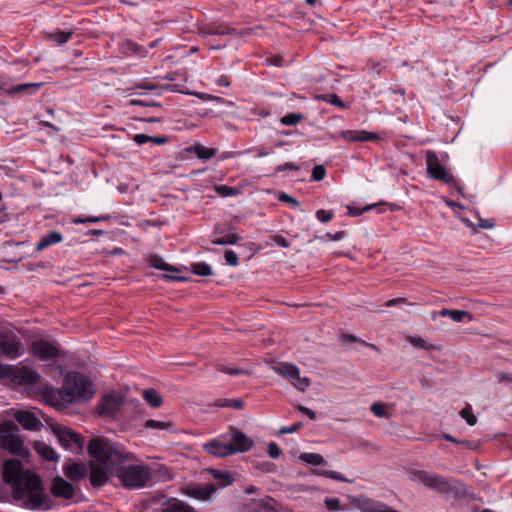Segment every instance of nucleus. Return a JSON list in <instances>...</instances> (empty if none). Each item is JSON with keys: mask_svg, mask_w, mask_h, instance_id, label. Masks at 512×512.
<instances>
[{"mask_svg": "<svg viewBox=\"0 0 512 512\" xmlns=\"http://www.w3.org/2000/svg\"><path fill=\"white\" fill-rule=\"evenodd\" d=\"M11 377L13 382L18 385H32L40 382L41 376L28 367L12 369L5 367L0 363V377Z\"/></svg>", "mask_w": 512, "mask_h": 512, "instance_id": "6e6552de", "label": "nucleus"}, {"mask_svg": "<svg viewBox=\"0 0 512 512\" xmlns=\"http://www.w3.org/2000/svg\"><path fill=\"white\" fill-rule=\"evenodd\" d=\"M477 226L482 229H491L494 227V223L491 220L479 218Z\"/></svg>", "mask_w": 512, "mask_h": 512, "instance_id": "338daca9", "label": "nucleus"}, {"mask_svg": "<svg viewBox=\"0 0 512 512\" xmlns=\"http://www.w3.org/2000/svg\"><path fill=\"white\" fill-rule=\"evenodd\" d=\"M350 502L361 512H399L383 502L366 496H351Z\"/></svg>", "mask_w": 512, "mask_h": 512, "instance_id": "ddd939ff", "label": "nucleus"}, {"mask_svg": "<svg viewBox=\"0 0 512 512\" xmlns=\"http://www.w3.org/2000/svg\"><path fill=\"white\" fill-rule=\"evenodd\" d=\"M275 504L276 502L273 499H264L259 502V506L266 511H275Z\"/></svg>", "mask_w": 512, "mask_h": 512, "instance_id": "052dcab7", "label": "nucleus"}, {"mask_svg": "<svg viewBox=\"0 0 512 512\" xmlns=\"http://www.w3.org/2000/svg\"><path fill=\"white\" fill-rule=\"evenodd\" d=\"M108 481L106 471L95 464H91L90 483L93 487H101Z\"/></svg>", "mask_w": 512, "mask_h": 512, "instance_id": "5701e85b", "label": "nucleus"}, {"mask_svg": "<svg viewBox=\"0 0 512 512\" xmlns=\"http://www.w3.org/2000/svg\"><path fill=\"white\" fill-rule=\"evenodd\" d=\"M133 140L138 145H142L148 142H151L155 145H162L168 142V138L166 136H149L147 134H135Z\"/></svg>", "mask_w": 512, "mask_h": 512, "instance_id": "393cba45", "label": "nucleus"}, {"mask_svg": "<svg viewBox=\"0 0 512 512\" xmlns=\"http://www.w3.org/2000/svg\"><path fill=\"white\" fill-rule=\"evenodd\" d=\"M50 428L59 443L65 449L76 448L77 450H81L83 448L84 442L78 433L58 423H51Z\"/></svg>", "mask_w": 512, "mask_h": 512, "instance_id": "1a4fd4ad", "label": "nucleus"}, {"mask_svg": "<svg viewBox=\"0 0 512 512\" xmlns=\"http://www.w3.org/2000/svg\"><path fill=\"white\" fill-rule=\"evenodd\" d=\"M42 86H43V83H41V82L24 83V84L14 85L9 88L2 87V90L9 96L31 95V94H35Z\"/></svg>", "mask_w": 512, "mask_h": 512, "instance_id": "6ab92c4d", "label": "nucleus"}, {"mask_svg": "<svg viewBox=\"0 0 512 512\" xmlns=\"http://www.w3.org/2000/svg\"><path fill=\"white\" fill-rule=\"evenodd\" d=\"M248 32V29L239 32L234 28H229L223 25L212 26L209 30V33L213 35H235L239 37L248 34Z\"/></svg>", "mask_w": 512, "mask_h": 512, "instance_id": "a878e982", "label": "nucleus"}, {"mask_svg": "<svg viewBox=\"0 0 512 512\" xmlns=\"http://www.w3.org/2000/svg\"><path fill=\"white\" fill-rule=\"evenodd\" d=\"M217 369L220 371V372H223V373H226V374H229L231 376H236V375H242V374H248L247 371H245L244 369H240V368H230V367H227L225 365H218Z\"/></svg>", "mask_w": 512, "mask_h": 512, "instance_id": "de8ad7c7", "label": "nucleus"}, {"mask_svg": "<svg viewBox=\"0 0 512 512\" xmlns=\"http://www.w3.org/2000/svg\"><path fill=\"white\" fill-rule=\"evenodd\" d=\"M278 199L281 202L291 204L293 207H296V208L299 207V205H300L299 201H297L294 197H292L286 193H281L278 196Z\"/></svg>", "mask_w": 512, "mask_h": 512, "instance_id": "13d9d810", "label": "nucleus"}, {"mask_svg": "<svg viewBox=\"0 0 512 512\" xmlns=\"http://www.w3.org/2000/svg\"><path fill=\"white\" fill-rule=\"evenodd\" d=\"M240 240V237L234 233H229L221 238H216L212 240V243L215 245H233L236 244Z\"/></svg>", "mask_w": 512, "mask_h": 512, "instance_id": "c9c22d12", "label": "nucleus"}, {"mask_svg": "<svg viewBox=\"0 0 512 512\" xmlns=\"http://www.w3.org/2000/svg\"><path fill=\"white\" fill-rule=\"evenodd\" d=\"M144 400L153 408H158L162 404V398L154 389H146L142 393Z\"/></svg>", "mask_w": 512, "mask_h": 512, "instance_id": "c85d7f7f", "label": "nucleus"}, {"mask_svg": "<svg viewBox=\"0 0 512 512\" xmlns=\"http://www.w3.org/2000/svg\"><path fill=\"white\" fill-rule=\"evenodd\" d=\"M65 402H80L91 399L94 395L93 385L86 376L78 372H70L66 376L63 390L58 392Z\"/></svg>", "mask_w": 512, "mask_h": 512, "instance_id": "20e7f679", "label": "nucleus"}, {"mask_svg": "<svg viewBox=\"0 0 512 512\" xmlns=\"http://www.w3.org/2000/svg\"><path fill=\"white\" fill-rule=\"evenodd\" d=\"M24 353L20 338L12 331L0 332V355L15 359Z\"/></svg>", "mask_w": 512, "mask_h": 512, "instance_id": "9d476101", "label": "nucleus"}, {"mask_svg": "<svg viewBox=\"0 0 512 512\" xmlns=\"http://www.w3.org/2000/svg\"><path fill=\"white\" fill-rule=\"evenodd\" d=\"M191 270L198 276H210L212 275V268L205 262H197L191 265Z\"/></svg>", "mask_w": 512, "mask_h": 512, "instance_id": "2f4dec72", "label": "nucleus"}, {"mask_svg": "<svg viewBox=\"0 0 512 512\" xmlns=\"http://www.w3.org/2000/svg\"><path fill=\"white\" fill-rule=\"evenodd\" d=\"M318 474L321 476L333 479V480H337V481H341V482H350L341 473L336 472V471L321 469L318 471Z\"/></svg>", "mask_w": 512, "mask_h": 512, "instance_id": "37998d69", "label": "nucleus"}, {"mask_svg": "<svg viewBox=\"0 0 512 512\" xmlns=\"http://www.w3.org/2000/svg\"><path fill=\"white\" fill-rule=\"evenodd\" d=\"M16 421L26 430L37 431L42 427L37 416L29 411H17L14 414Z\"/></svg>", "mask_w": 512, "mask_h": 512, "instance_id": "f3484780", "label": "nucleus"}, {"mask_svg": "<svg viewBox=\"0 0 512 512\" xmlns=\"http://www.w3.org/2000/svg\"><path fill=\"white\" fill-rule=\"evenodd\" d=\"M460 416L466 420L467 424L473 426L477 422L476 416L472 413V408L470 405H466L461 411Z\"/></svg>", "mask_w": 512, "mask_h": 512, "instance_id": "a19ab883", "label": "nucleus"}, {"mask_svg": "<svg viewBox=\"0 0 512 512\" xmlns=\"http://www.w3.org/2000/svg\"><path fill=\"white\" fill-rule=\"evenodd\" d=\"M495 378L497 379V381L499 383L503 382V381H509V382H512V375H509L503 371H497L495 372L494 374Z\"/></svg>", "mask_w": 512, "mask_h": 512, "instance_id": "e2e57ef3", "label": "nucleus"}, {"mask_svg": "<svg viewBox=\"0 0 512 512\" xmlns=\"http://www.w3.org/2000/svg\"><path fill=\"white\" fill-rule=\"evenodd\" d=\"M370 410L376 417L385 419L390 417V413L387 411V405L384 403H373Z\"/></svg>", "mask_w": 512, "mask_h": 512, "instance_id": "72a5a7b5", "label": "nucleus"}, {"mask_svg": "<svg viewBox=\"0 0 512 512\" xmlns=\"http://www.w3.org/2000/svg\"><path fill=\"white\" fill-rule=\"evenodd\" d=\"M123 404L124 397L121 393L109 392L103 395L97 406V411L100 415L115 417L120 412Z\"/></svg>", "mask_w": 512, "mask_h": 512, "instance_id": "9b49d317", "label": "nucleus"}, {"mask_svg": "<svg viewBox=\"0 0 512 512\" xmlns=\"http://www.w3.org/2000/svg\"><path fill=\"white\" fill-rule=\"evenodd\" d=\"M425 159L426 171L430 178L439 180L449 186L456 184L454 176L440 163L435 151L428 150L425 154Z\"/></svg>", "mask_w": 512, "mask_h": 512, "instance_id": "0eeeda50", "label": "nucleus"}, {"mask_svg": "<svg viewBox=\"0 0 512 512\" xmlns=\"http://www.w3.org/2000/svg\"><path fill=\"white\" fill-rule=\"evenodd\" d=\"M341 136L349 142L375 141L380 137L374 132L346 130L341 132Z\"/></svg>", "mask_w": 512, "mask_h": 512, "instance_id": "aec40b11", "label": "nucleus"}, {"mask_svg": "<svg viewBox=\"0 0 512 512\" xmlns=\"http://www.w3.org/2000/svg\"><path fill=\"white\" fill-rule=\"evenodd\" d=\"M154 473L157 479L163 482L169 481L173 478L171 470L164 465H160L157 469L154 470Z\"/></svg>", "mask_w": 512, "mask_h": 512, "instance_id": "58836bf2", "label": "nucleus"}, {"mask_svg": "<svg viewBox=\"0 0 512 512\" xmlns=\"http://www.w3.org/2000/svg\"><path fill=\"white\" fill-rule=\"evenodd\" d=\"M298 410L305 414L307 417H309L311 420H314L316 418V414L313 410L310 408H307L305 406L299 405Z\"/></svg>", "mask_w": 512, "mask_h": 512, "instance_id": "774afa93", "label": "nucleus"}, {"mask_svg": "<svg viewBox=\"0 0 512 512\" xmlns=\"http://www.w3.org/2000/svg\"><path fill=\"white\" fill-rule=\"evenodd\" d=\"M204 447L208 453L217 457H226L234 454L229 443H222L219 440H212L206 443Z\"/></svg>", "mask_w": 512, "mask_h": 512, "instance_id": "412c9836", "label": "nucleus"}, {"mask_svg": "<svg viewBox=\"0 0 512 512\" xmlns=\"http://www.w3.org/2000/svg\"><path fill=\"white\" fill-rule=\"evenodd\" d=\"M214 477L220 480H223V486L229 485L232 483V478L229 473L214 471Z\"/></svg>", "mask_w": 512, "mask_h": 512, "instance_id": "bf43d9fd", "label": "nucleus"}, {"mask_svg": "<svg viewBox=\"0 0 512 512\" xmlns=\"http://www.w3.org/2000/svg\"><path fill=\"white\" fill-rule=\"evenodd\" d=\"M33 448L45 460L57 462L59 459L56 451L43 441H35Z\"/></svg>", "mask_w": 512, "mask_h": 512, "instance_id": "4be33fe9", "label": "nucleus"}, {"mask_svg": "<svg viewBox=\"0 0 512 512\" xmlns=\"http://www.w3.org/2000/svg\"><path fill=\"white\" fill-rule=\"evenodd\" d=\"M411 475L412 480L418 481L423 485L436 490L438 493L452 497L454 500H459L466 494L465 486L455 479L445 478L441 475L422 470L412 471Z\"/></svg>", "mask_w": 512, "mask_h": 512, "instance_id": "7ed1b4c3", "label": "nucleus"}, {"mask_svg": "<svg viewBox=\"0 0 512 512\" xmlns=\"http://www.w3.org/2000/svg\"><path fill=\"white\" fill-rule=\"evenodd\" d=\"M152 265L159 270L175 272L177 269L168 263H164L160 258H155Z\"/></svg>", "mask_w": 512, "mask_h": 512, "instance_id": "8fccbe9b", "label": "nucleus"}, {"mask_svg": "<svg viewBox=\"0 0 512 512\" xmlns=\"http://www.w3.org/2000/svg\"><path fill=\"white\" fill-rule=\"evenodd\" d=\"M275 371L286 377L301 392H304L310 385V380L307 377H300L299 369L294 364L281 362L275 367Z\"/></svg>", "mask_w": 512, "mask_h": 512, "instance_id": "f8f14e48", "label": "nucleus"}, {"mask_svg": "<svg viewBox=\"0 0 512 512\" xmlns=\"http://www.w3.org/2000/svg\"><path fill=\"white\" fill-rule=\"evenodd\" d=\"M127 488H140L146 485L152 476V471L145 465H133L123 462L112 471Z\"/></svg>", "mask_w": 512, "mask_h": 512, "instance_id": "39448f33", "label": "nucleus"}, {"mask_svg": "<svg viewBox=\"0 0 512 512\" xmlns=\"http://www.w3.org/2000/svg\"><path fill=\"white\" fill-rule=\"evenodd\" d=\"M216 405L218 407H229V408H234V409H237V410H241V409L244 408L245 403L241 399L232 398V399L218 400L216 402Z\"/></svg>", "mask_w": 512, "mask_h": 512, "instance_id": "473e14b6", "label": "nucleus"}, {"mask_svg": "<svg viewBox=\"0 0 512 512\" xmlns=\"http://www.w3.org/2000/svg\"><path fill=\"white\" fill-rule=\"evenodd\" d=\"M299 459L311 465H321L326 463L323 456L318 453H302L300 454Z\"/></svg>", "mask_w": 512, "mask_h": 512, "instance_id": "7c9ffc66", "label": "nucleus"}, {"mask_svg": "<svg viewBox=\"0 0 512 512\" xmlns=\"http://www.w3.org/2000/svg\"><path fill=\"white\" fill-rule=\"evenodd\" d=\"M326 176V169L323 165H316L312 170V180L321 181Z\"/></svg>", "mask_w": 512, "mask_h": 512, "instance_id": "09e8293b", "label": "nucleus"}, {"mask_svg": "<svg viewBox=\"0 0 512 512\" xmlns=\"http://www.w3.org/2000/svg\"><path fill=\"white\" fill-rule=\"evenodd\" d=\"M0 445L12 455L22 458L29 455L19 428L12 421H5L0 425Z\"/></svg>", "mask_w": 512, "mask_h": 512, "instance_id": "423d86ee", "label": "nucleus"}, {"mask_svg": "<svg viewBox=\"0 0 512 512\" xmlns=\"http://www.w3.org/2000/svg\"><path fill=\"white\" fill-rule=\"evenodd\" d=\"M324 503L329 511L335 512L341 509L340 500L338 498L326 497Z\"/></svg>", "mask_w": 512, "mask_h": 512, "instance_id": "3c124183", "label": "nucleus"}, {"mask_svg": "<svg viewBox=\"0 0 512 512\" xmlns=\"http://www.w3.org/2000/svg\"><path fill=\"white\" fill-rule=\"evenodd\" d=\"M215 191L221 197L233 196V195H237L239 193V190L237 188L227 186V185L215 186Z\"/></svg>", "mask_w": 512, "mask_h": 512, "instance_id": "79ce46f5", "label": "nucleus"}, {"mask_svg": "<svg viewBox=\"0 0 512 512\" xmlns=\"http://www.w3.org/2000/svg\"><path fill=\"white\" fill-rule=\"evenodd\" d=\"M267 452H268V455L273 459H277L281 455V449L279 448L278 444L275 442H271L268 445Z\"/></svg>", "mask_w": 512, "mask_h": 512, "instance_id": "6e6d98bb", "label": "nucleus"}, {"mask_svg": "<svg viewBox=\"0 0 512 512\" xmlns=\"http://www.w3.org/2000/svg\"><path fill=\"white\" fill-rule=\"evenodd\" d=\"M62 240H63V236L61 233L52 231L39 240V242L37 243L36 249L38 251L44 250L53 244L61 242Z\"/></svg>", "mask_w": 512, "mask_h": 512, "instance_id": "b1692460", "label": "nucleus"}, {"mask_svg": "<svg viewBox=\"0 0 512 512\" xmlns=\"http://www.w3.org/2000/svg\"><path fill=\"white\" fill-rule=\"evenodd\" d=\"M408 342L416 347V348H421L423 350H426V351H430V350H433L435 349L436 347L433 345V344H429L427 343L423 338L421 337H414V336H409L408 337Z\"/></svg>", "mask_w": 512, "mask_h": 512, "instance_id": "f704fd0d", "label": "nucleus"}, {"mask_svg": "<svg viewBox=\"0 0 512 512\" xmlns=\"http://www.w3.org/2000/svg\"><path fill=\"white\" fill-rule=\"evenodd\" d=\"M439 315L442 317H449L454 322H461V321H463V319L465 317H468L469 319H471V316L469 315V313L464 310H452V309L443 308L439 312Z\"/></svg>", "mask_w": 512, "mask_h": 512, "instance_id": "bb28decb", "label": "nucleus"}, {"mask_svg": "<svg viewBox=\"0 0 512 512\" xmlns=\"http://www.w3.org/2000/svg\"><path fill=\"white\" fill-rule=\"evenodd\" d=\"M1 475L4 482L13 485L12 497L14 500H22L23 506L27 509L37 510L42 507L46 501L42 481L34 472L25 471L20 460H5Z\"/></svg>", "mask_w": 512, "mask_h": 512, "instance_id": "f257e3e1", "label": "nucleus"}, {"mask_svg": "<svg viewBox=\"0 0 512 512\" xmlns=\"http://www.w3.org/2000/svg\"><path fill=\"white\" fill-rule=\"evenodd\" d=\"M321 98L331 104H334L339 107H344V103L340 100V98L336 94H327L321 96Z\"/></svg>", "mask_w": 512, "mask_h": 512, "instance_id": "4d7b16f0", "label": "nucleus"}, {"mask_svg": "<svg viewBox=\"0 0 512 512\" xmlns=\"http://www.w3.org/2000/svg\"><path fill=\"white\" fill-rule=\"evenodd\" d=\"M304 116L299 113H289L280 119L281 124L286 126H293L300 122Z\"/></svg>", "mask_w": 512, "mask_h": 512, "instance_id": "e433bc0d", "label": "nucleus"}, {"mask_svg": "<svg viewBox=\"0 0 512 512\" xmlns=\"http://www.w3.org/2000/svg\"><path fill=\"white\" fill-rule=\"evenodd\" d=\"M273 241H274L277 245H279L280 247L287 248V247H289V246H290L289 241H288L285 237H283V236H281V235H274V236H273Z\"/></svg>", "mask_w": 512, "mask_h": 512, "instance_id": "0e129e2a", "label": "nucleus"}, {"mask_svg": "<svg viewBox=\"0 0 512 512\" xmlns=\"http://www.w3.org/2000/svg\"><path fill=\"white\" fill-rule=\"evenodd\" d=\"M373 207H374V205H367V206L359 209V208H355L352 206H347V210H348V214L350 216L356 217V216H360L361 214H363L366 211L371 210Z\"/></svg>", "mask_w": 512, "mask_h": 512, "instance_id": "5fc2aeb1", "label": "nucleus"}, {"mask_svg": "<svg viewBox=\"0 0 512 512\" xmlns=\"http://www.w3.org/2000/svg\"><path fill=\"white\" fill-rule=\"evenodd\" d=\"M166 512H195L194 509L176 499L170 500L165 508Z\"/></svg>", "mask_w": 512, "mask_h": 512, "instance_id": "c756f323", "label": "nucleus"}, {"mask_svg": "<svg viewBox=\"0 0 512 512\" xmlns=\"http://www.w3.org/2000/svg\"><path fill=\"white\" fill-rule=\"evenodd\" d=\"M171 425L172 424L170 422L158 421V420H153V419H149L145 423L146 428L159 429V430L169 429L171 427Z\"/></svg>", "mask_w": 512, "mask_h": 512, "instance_id": "a18cd8bd", "label": "nucleus"}, {"mask_svg": "<svg viewBox=\"0 0 512 512\" xmlns=\"http://www.w3.org/2000/svg\"><path fill=\"white\" fill-rule=\"evenodd\" d=\"M302 427V422L295 423L288 427H282L280 429V434H292L296 431H298Z\"/></svg>", "mask_w": 512, "mask_h": 512, "instance_id": "680f3d73", "label": "nucleus"}, {"mask_svg": "<svg viewBox=\"0 0 512 512\" xmlns=\"http://www.w3.org/2000/svg\"><path fill=\"white\" fill-rule=\"evenodd\" d=\"M325 238H328L330 240H333V241H339V240H342L344 237H345V232L344 231H338L334 234L328 232L324 235Z\"/></svg>", "mask_w": 512, "mask_h": 512, "instance_id": "69168bd1", "label": "nucleus"}, {"mask_svg": "<svg viewBox=\"0 0 512 512\" xmlns=\"http://www.w3.org/2000/svg\"><path fill=\"white\" fill-rule=\"evenodd\" d=\"M195 155L203 160H208L216 155V149L208 148L201 144H196L190 149Z\"/></svg>", "mask_w": 512, "mask_h": 512, "instance_id": "cd10ccee", "label": "nucleus"}, {"mask_svg": "<svg viewBox=\"0 0 512 512\" xmlns=\"http://www.w3.org/2000/svg\"><path fill=\"white\" fill-rule=\"evenodd\" d=\"M87 449L92 458L102 463L111 472L117 465L132 462L134 459L132 453L115 446L109 439L103 437L92 438Z\"/></svg>", "mask_w": 512, "mask_h": 512, "instance_id": "f03ea898", "label": "nucleus"}, {"mask_svg": "<svg viewBox=\"0 0 512 512\" xmlns=\"http://www.w3.org/2000/svg\"><path fill=\"white\" fill-rule=\"evenodd\" d=\"M316 218L322 223H327L333 218V212L320 209L316 212Z\"/></svg>", "mask_w": 512, "mask_h": 512, "instance_id": "864d4df0", "label": "nucleus"}, {"mask_svg": "<svg viewBox=\"0 0 512 512\" xmlns=\"http://www.w3.org/2000/svg\"><path fill=\"white\" fill-rule=\"evenodd\" d=\"M51 493L55 497H59V498L68 500L74 496V487L71 483L66 481L64 478H62L60 476H56L52 480Z\"/></svg>", "mask_w": 512, "mask_h": 512, "instance_id": "dca6fc26", "label": "nucleus"}, {"mask_svg": "<svg viewBox=\"0 0 512 512\" xmlns=\"http://www.w3.org/2000/svg\"><path fill=\"white\" fill-rule=\"evenodd\" d=\"M63 472L71 481H78L86 477L87 468L85 464L69 459L63 466Z\"/></svg>", "mask_w": 512, "mask_h": 512, "instance_id": "a211bd4d", "label": "nucleus"}, {"mask_svg": "<svg viewBox=\"0 0 512 512\" xmlns=\"http://www.w3.org/2000/svg\"><path fill=\"white\" fill-rule=\"evenodd\" d=\"M123 49L126 53H132L140 56H144L142 47L138 46L131 40L123 42Z\"/></svg>", "mask_w": 512, "mask_h": 512, "instance_id": "ea45409f", "label": "nucleus"}, {"mask_svg": "<svg viewBox=\"0 0 512 512\" xmlns=\"http://www.w3.org/2000/svg\"><path fill=\"white\" fill-rule=\"evenodd\" d=\"M31 349L33 354L43 361L54 359L59 355L56 344L43 339L34 341Z\"/></svg>", "mask_w": 512, "mask_h": 512, "instance_id": "4468645a", "label": "nucleus"}, {"mask_svg": "<svg viewBox=\"0 0 512 512\" xmlns=\"http://www.w3.org/2000/svg\"><path fill=\"white\" fill-rule=\"evenodd\" d=\"M73 32L72 31H68V32H64V31H60V32H55V33H52L49 35V38L56 42L57 44L59 45H62L64 43H66L72 36Z\"/></svg>", "mask_w": 512, "mask_h": 512, "instance_id": "4c0bfd02", "label": "nucleus"}, {"mask_svg": "<svg viewBox=\"0 0 512 512\" xmlns=\"http://www.w3.org/2000/svg\"><path fill=\"white\" fill-rule=\"evenodd\" d=\"M110 219V216H99V217H78L73 220L75 224H84V223H96L99 221H107Z\"/></svg>", "mask_w": 512, "mask_h": 512, "instance_id": "49530a36", "label": "nucleus"}, {"mask_svg": "<svg viewBox=\"0 0 512 512\" xmlns=\"http://www.w3.org/2000/svg\"><path fill=\"white\" fill-rule=\"evenodd\" d=\"M225 261L230 266H237L239 264L237 254L232 250H227L224 254Z\"/></svg>", "mask_w": 512, "mask_h": 512, "instance_id": "603ef678", "label": "nucleus"}, {"mask_svg": "<svg viewBox=\"0 0 512 512\" xmlns=\"http://www.w3.org/2000/svg\"><path fill=\"white\" fill-rule=\"evenodd\" d=\"M215 492V487L212 484H208L195 491V496L199 499H209L210 496Z\"/></svg>", "mask_w": 512, "mask_h": 512, "instance_id": "c03bdc74", "label": "nucleus"}, {"mask_svg": "<svg viewBox=\"0 0 512 512\" xmlns=\"http://www.w3.org/2000/svg\"><path fill=\"white\" fill-rule=\"evenodd\" d=\"M229 444L232 447L233 453L236 454L249 451L253 447L254 441L243 432L234 430Z\"/></svg>", "mask_w": 512, "mask_h": 512, "instance_id": "2eb2a0df", "label": "nucleus"}]
</instances>
